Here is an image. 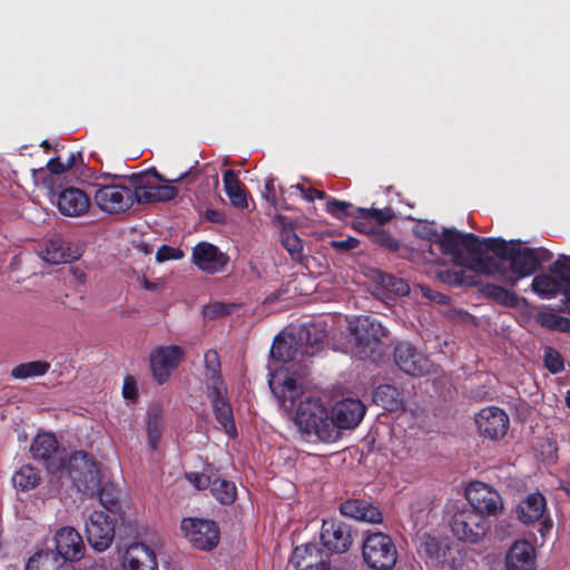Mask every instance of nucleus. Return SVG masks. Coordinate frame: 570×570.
<instances>
[{
  "label": "nucleus",
  "mask_w": 570,
  "mask_h": 570,
  "mask_svg": "<svg viewBox=\"0 0 570 570\" xmlns=\"http://www.w3.org/2000/svg\"><path fill=\"white\" fill-rule=\"evenodd\" d=\"M340 512L344 517L368 523H381L383 519L379 508L363 499H348L344 501L340 505Z\"/></svg>",
  "instance_id": "27"
},
{
  "label": "nucleus",
  "mask_w": 570,
  "mask_h": 570,
  "mask_svg": "<svg viewBox=\"0 0 570 570\" xmlns=\"http://www.w3.org/2000/svg\"><path fill=\"white\" fill-rule=\"evenodd\" d=\"M394 360L400 370L410 375L419 376L429 372V360L407 342L395 346Z\"/></svg>",
  "instance_id": "20"
},
{
  "label": "nucleus",
  "mask_w": 570,
  "mask_h": 570,
  "mask_svg": "<svg viewBox=\"0 0 570 570\" xmlns=\"http://www.w3.org/2000/svg\"><path fill=\"white\" fill-rule=\"evenodd\" d=\"M281 242L289 256L295 262L303 259V244L293 228H284L281 234Z\"/></svg>",
  "instance_id": "38"
},
{
  "label": "nucleus",
  "mask_w": 570,
  "mask_h": 570,
  "mask_svg": "<svg viewBox=\"0 0 570 570\" xmlns=\"http://www.w3.org/2000/svg\"><path fill=\"white\" fill-rule=\"evenodd\" d=\"M223 183L232 205L237 208L247 207L246 194L234 170L227 169L224 173Z\"/></svg>",
  "instance_id": "30"
},
{
  "label": "nucleus",
  "mask_w": 570,
  "mask_h": 570,
  "mask_svg": "<svg viewBox=\"0 0 570 570\" xmlns=\"http://www.w3.org/2000/svg\"><path fill=\"white\" fill-rule=\"evenodd\" d=\"M323 560L322 552L315 544H303L296 547L293 551L291 562L296 570H302V566H313Z\"/></svg>",
  "instance_id": "31"
},
{
  "label": "nucleus",
  "mask_w": 570,
  "mask_h": 570,
  "mask_svg": "<svg viewBox=\"0 0 570 570\" xmlns=\"http://www.w3.org/2000/svg\"><path fill=\"white\" fill-rule=\"evenodd\" d=\"M122 570H157L155 551L142 542L130 544L122 557Z\"/></svg>",
  "instance_id": "23"
},
{
  "label": "nucleus",
  "mask_w": 570,
  "mask_h": 570,
  "mask_svg": "<svg viewBox=\"0 0 570 570\" xmlns=\"http://www.w3.org/2000/svg\"><path fill=\"white\" fill-rule=\"evenodd\" d=\"M309 331L306 332V340L303 336L296 340L295 336H277L271 348V356L274 361L286 364L289 362H303L305 356H314L322 350V341L314 338L312 342Z\"/></svg>",
  "instance_id": "7"
},
{
  "label": "nucleus",
  "mask_w": 570,
  "mask_h": 570,
  "mask_svg": "<svg viewBox=\"0 0 570 570\" xmlns=\"http://www.w3.org/2000/svg\"><path fill=\"white\" fill-rule=\"evenodd\" d=\"M465 498L473 509L484 515H497L503 508L500 494L483 482H473L465 490Z\"/></svg>",
  "instance_id": "12"
},
{
  "label": "nucleus",
  "mask_w": 570,
  "mask_h": 570,
  "mask_svg": "<svg viewBox=\"0 0 570 570\" xmlns=\"http://www.w3.org/2000/svg\"><path fill=\"white\" fill-rule=\"evenodd\" d=\"M352 348L360 358L375 362L383 353V340L387 330L376 318L357 316L348 322Z\"/></svg>",
  "instance_id": "4"
},
{
  "label": "nucleus",
  "mask_w": 570,
  "mask_h": 570,
  "mask_svg": "<svg viewBox=\"0 0 570 570\" xmlns=\"http://www.w3.org/2000/svg\"><path fill=\"white\" fill-rule=\"evenodd\" d=\"M365 414V405L358 400L347 397L338 401L332 409L331 421L335 429H354L360 424Z\"/></svg>",
  "instance_id": "19"
},
{
  "label": "nucleus",
  "mask_w": 570,
  "mask_h": 570,
  "mask_svg": "<svg viewBox=\"0 0 570 570\" xmlns=\"http://www.w3.org/2000/svg\"><path fill=\"white\" fill-rule=\"evenodd\" d=\"M367 232L372 234V240L375 244L389 249L390 252L399 250V242L395 238H393L387 232L383 229H368Z\"/></svg>",
  "instance_id": "43"
},
{
  "label": "nucleus",
  "mask_w": 570,
  "mask_h": 570,
  "mask_svg": "<svg viewBox=\"0 0 570 570\" xmlns=\"http://www.w3.org/2000/svg\"><path fill=\"white\" fill-rule=\"evenodd\" d=\"M122 395L127 400H135L137 397L136 381L132 376H126L122 385Z\"/></svg>",
  "instance_id": "52"
},
{
  "label": "nucleus",
  "mask_w": 570,
  "mask_h": 570,
  "mask_svg": "<svg viewBox=\"0 0 570 570\" xmlns=\"http://www.w3.org/2000/svg\"><path fill=\"white\" fill-rule=\"evenodd\" d=\"M535 321L546 328L570 333V318L556 313L540 312L537 314Z\"/></svg>",
  "instance_id": "39"
},
{
  "label": "nucleus",
  "mask_w": 570,
  "mask_h": 570,
  "mask_svg": "<svg viewBox=\"0 0 570 570\" xmlns=\"http://www.w3.org/2000/svg\"><path fill=\"white\" fill-rule=\"evenodd\" d=\"M96 493H98L99 500L106 509L111 510L116 507L118 498L114 485H99V489L96 491Z\"/></svg>",
  "instance_id": "44"
},
{
  "label": "nucleus",
  "mask_w": 570,
  "mask_h": 570,
  "mask_svg": "<svg viewBox=\"0 0 570 570\" xmlns=\"http://www.w3.org/2000/svg\"><path fill=\"white\" fill-rule=\"evenodd\" d=\"M362 557L373 570H391L397 561V550L392 538L383 532L370 533L362 544Z\"/></svg>",
  "instance_id": "5"
},
{
  "label": "nucleus",
  "mask_w": 570,
  "mask_h": 570,
  "mask_svg": "<svg viewBox=\"0 0 570 570\" xmlns=\"http://www.w3.org/2000/svg\"><path fill=\"white\" fill-rule=\"evenodd\" d=\"M51 562L49 554H36L32 556L27 566L26 570H47L48 564Z\"/></svg>",
  "instance_id": "50"
},
{
  "label": "nucleus",
  "mask_w": 570,
  "mask_h": 570,
  "mask_svg": "<svg viewBox=\"0 0 570 570\" xmlns=\"http://www.w3.org/2000/svg\"><path fill=\"white\" fill-rule=\"evenodd\" d=\"M141 286L147 291H157L158 288L156 283H153L145 277L141 279Z\"/></svg>",
  "instance_id": "61"
},
{
  "label": "nucleus",
  "mask_w": 570,
  "mask_h": 570,
  "mask_svg": "<svg viewBox=\"0 0 570 570\" xmlns=\"http://www.w3.org/2000/svg\"><path fill=\"white\" fill-rule=\"evenodd\" d=\"M48 169L52 174H63L68 169L71 168V164H66L60 160V158H52L47 164Z\"/></svg>",
  "instance_id": "55"
},
{
  "label": "nucleus",
  "mask_w": 570,
  "mask_h": 570,
  "mask_svg": "<svg viewBox=\"0 0 570 570\" xmlns=\"http://www.w3.org/2000/svg\"><path fill=\"white\" fill-rule=\"evenodd\" d=\"M206 216L210 222L215 223H218L222 219V215L216 210H207Z\"/></svg>",
  "instance_id": "62"
},
{
  "label": "nucleus",
  "mask_w": 570,
  "mask_h": 570,
  "mask_svg": "<svg viewBox=\"0 0 570 570\" xmlns=\"http://www.w3.org/2000/svg\"><path fill=\"white\" fill-rule=\"evenodd\" d=\"M331 245L335 249L347 252L357 247L358 239L354 237H347L346 239L332 240Z\"/></svg>",
  "instance_id": "53"
},
{
  "label": "nucleus",
  "mask_w": 570,
  "mask_h": 570,
  "mask_svg": "<svg viewBox=\"0 0 570 570\" xmlns=\"http://www.w3.org/2000/svg\"><path fill=\"white\" fill-rule=\"evenodd\" d=\"M508 414L497 406L482 409L475 416L479 433L491 440L502 439L509 429Z\"/></svg>",
  "instance_id": "17"
},
{
  "label": "nucleus",
  "mask_w": 570,
  "mask_h": 570,
  "mask_svg": "<svg viewBox=\"0 0 570 570\" xmlns=\"http://www.w3.org/2000/svg\"><path fill=\"white\" fill-rule=\"evenodd\" d=\"M560 282V293H562L570 299V278Z\"/></svg>",
  "instance_id": "59"
},
{
  "label": "nucleus",
  "mask_w": 570,
  "mask_h": 570,
  "mask_svg": "<svg viewBox=\"0 0 570 570\" xmlns=\"http://www.w3.org/2000/svg\"><path fill=\"white\" fill-rule=\"evenodd\" d=\"M88 542L97 551L107 550L115 538V523L104 511H94L86 522Z\"/></svg>",
  "instance_id": "13"
},
{
  "label": "nucleus",
  "mask_w": 570,
  "mask_h": 570,
  "mask_svg": "<svg viewBox=\"0 0 570 570\" xmlns=\"http://www.w3.org/2000/svg\"><path fill=\"white\" fill-rule=\"evenodd\" d=\"M352 207L351 203L338 200V199H330L326 203V210L328 214L336 218H343L348 214V209Z\"/></svg>",
  "instance_id": "47"
},
{
  "label": "nucleus",
  "mask_w": 570,
  "mask_h": 570,
  "mask_svg": "<svg viewBox=\"0 0 570 570\" xmlns=\"http://www.w3.org/2000/svg\"><path fill=\"white\" fill-rule=\"evenodd\" d=\"M30 452L33 459L45 463L48 471L52 473L63 471L67 456L65 451L59 449L58 441L52 433L38 434L32 440Z\"/></svg>",
  "instance_id": "11"
},
{
  "label": "nucleus",
  "mask_w": 570,
  "mask_h": 570,
  "mask_svg": "<svg viewBox=\"0 0 570 570\" xmlns=\"http://www.w3.org/2000/svg\"><path fill=\"white\" fill-rule=\"evenodd\" d=\"M226 394L227 389L225 385L218 387L213 386L212 389L207 390V397L212 403L213 412L217 422L229 436H235L236 426L233 417L232 406Z\"/></svg>",
  "instance_id": "21"
},
{
  "label": "nucleus",
  "mask_w": 570,
  "mask_h": 570,
  "mask_svg": "<svg viewBox=\"0 0 570 570\" xmlns=\"http://www.w3.org/2000/svg\"><path fill=\"white\" fill-rule=\"evenodd\" d=\"M303 197L306 200L312 202L315 198H318V199L326 198V194H325V191L317 190L315 188H307V189H303Z\"/></svg>",
  "instance_id": "57"
},
{
  "label": "nucleus",
  "mask_w": 570,
  "mask_h": 570,
  "mask_svg": "<svg viewBox=\"0 0 570 570\" xmlns=\"http://www.w3.org/2000/svg\"><path fill=\"white\" fill-rule=\"evenodd\" d=\"M95 187L94 202L104 213L111 215L125 213L138 204L134 175L128 178L108 177L105 183H97Z\"/></svg>",
  "instance_id": "3"
},
{
  "label": "nucleus",
  "mask_w": 570,
  "mask_h": 570,
  "mask_svg": "<svg viewBox=\"0 0 570 570\" xmlns=\"http://www.w3.org/2000/svg\"><path fill=\"white\" fill-rule=\"evenodd\" d=\"M150 175L159 181H168L156 169L148 173L134 174L138 204L167 202L177 196L178 190L176 187L171 185H154L150 181Z\"/></svg>",
  "instance_id": "9"
},
{
  "label": "nucleus",
  "mask_w": 570,
  "mask_h": 570,
  "mask_svg": "<svg viewBox=\"0 0 570 570\" xmlns=\"http://www.w3.org/2000/svg\"><path fill=\"white\" fill-rule=\"evenodd\" d=\"M183 257L184 253L181 249L168 245H163L156 253V259L160 263L168 259H180Z\"/></svg>",
  "instance_id": "49"
},
{
  "label": "nucleus",
  "mask_w": 570,
  "mask_h": 570,
  "mask_svg": "<svg viewBox=\"0 0 570 570\" xmlns=\"http://www.w3.org/2000/svg\"><path fill=\"white\" fill-rule=\"evenodd\" d=\"M380 281L383 287L396 295L405 296L410 292L409 284L403 278L394 275L384 274L381 276Z\"/></svg>",
  "instance_id": "41"
},
{
  "label": "nucleus",
  "mask_w": 570,
  "mask_h": 570,
  "mask_svg": "<svg viewBox=\"0 0 570 570\" xmlns=\"http://www.w3.org/2000/svg\"><path fill=\"white\" fill-rule=\"evenodd\" d=\"M90 197L80 188L68 187L63 189L57 199V207L61 215L67 217H81L90 208Z\"/></svg>",
  "instance_id": "22"
},
{
  "label": "nucleus",
  "mask_w": 570,
  "mask_h": 570,
  "mask_svg": "<svg viewBox=\"0 0 570 570\" xmlns=\"http://www.w3.org/2000/svg\"><path fill=\"white\" fill-rule=\"evenodd\" d=\"M373 400L377 405L390 412L404 410V400L400 391L390 384L377 386L373 393Z\"/></svg>",
  "instance_id": "28"
},
{
  "label": "nucleus",
  "mask_w": 570,
  "mask_h": 570,
  "mask_svg": "<svg viewBox=\"0 0 570 570\" xmlns=\"http://www.w3.org/2000/svg\"><path fill=\"white\" fill-rule=\"evenodd\" d=\"M180 529L196 549L212 550L219 542V529L214 521L186 518Z\"/></svg>",
  "instance_id": "10"
},
{
  "label": "nucleus",
  "mask_w": 570,
  "mask_h": 570,
  "mask_svg": "<svg viewBox=\"0 0 570 570\" xmlns=\"http://www.w3.org/2000/svg\"><path fill=\"white\" fill-rule=\"evenodd\" d=\"M419 553L426 559L428 563L435 567L455 569L459 566L456 559L452 557V548L428 533L420 537Z\"/></svg>",
  "instance_id": "18"
},
{
  "label": "nucleus",
  "mask_w": 570,
  "mask_h": 570,
  "mask_svg": "<svg viewBox=\"0 0 570 570\" xmlns=\"http://www.w3.org/2000/svg\"><path fill=\"white\" fill-rule=\"evenodd\" d=\"M264 197L266 198V200L272 204L273 206L276 205L277 203V194H276V187H275V179L274 178H268L265 183V191H264Z\"/></svg>",
  "instance_id": "54"
},
{
  "label": "nucleus",
  "mask_w": 570,
  "mask_h": 570,
  "mask_svg": "<svg viewBox=\"0 0 570 570\" xmlns=\"http://www.w3.org/2000/svg\"><path fill=\"white\" fill-rule=\"evenodd\" d=\"M452 534L466 543H479L490 529L489 521L470 508L458 509L450 519Z\"/></svg>",
  "instance_id": "8"
},
{
  "label": "nucleus",
  "mask_w": 570,
  "mask_h": 570,
  "mask_svg": "<svg viewBox=\"0 0 570 570\" xmlns=\"http://www.w3.org/2000/svg\"><path fill=\"white\" fill-rule=\"evenodd\" d=\"M284 293H285V291H277V292H274V293L269 294V295L265 298L264 303H265V304H272V303L276 302V301L279 298V296H281L282 294H284Z\"/></svg>",
  "instance_id": "60"
},
{
  "label": "nucleus",
  "mask_w": 570,
  "mask_h": 570,
  "mask_svg": "<svg viewBox=\"0 0 570 570\" xmlns=\"http://www.w3.org/2000/svg\"><path fill=\"white\" fill-rule=\"evenodd\" d=\"M56 549L66 561L80 560L85 554V544L79 532L72 527L61 528L55 537Z\"/></svg>",
  "instance_id": "25"
},
{
  "label": "nucleus",
  "mask_w": 570,
  "mask_h": 570,
  "mask_svg": "<svg viewBox=\"0 0 570 570\" xmlns=\"http://www.w3.org/2000/svg\"><path fill=\"white\" fill-rule=\"evenodd\" d=\"M560 284L561 282L557 276L540 274L532 279L531 288L539 296L550 298L560 293Z\"/></svg>",
  "instance_id": "33"
},
{
  "label": "nucleus",
  "mask_w": 570,
  "mask_h": 570,
  "mask_svg": "<svg viewBox=\"0 0 570 570\" xmlns=\"http://www.w3.org/2000/svg\"><path fill=\"white\" fill-rule=\"evenodd\" d=\"M356 210L358 213L357 217L360 219H372L375 223H377L379 225H384L385 223L390 222L394 216V213H393L392 208H390V207H385L383 209H376V208L368 209V208L358 207Z\"/></svg>",
  "instance_id": "40"
},
{
  "label": "nucleus",
  "mask_w": 570,
  "mask_h": 570,
  "mask_svg": "<svg viewBox=\"0 0 570 570\" xmlns=\"http://www.w3.org/2000/svg\"><path fill=\"white\" fill-rule=\"evenodd\" d=\"M421 289L425 297H428L432 301H435L440 304H445L449 301V297L446 295L433 292L431 288H429L426 286H422Z\"/></svg>",
  "instance_id": "56"
},
{
  "label": "nucleus",
  "mask_w": 570,
  "mask_h": 570,
  "mask_svg": "<svg viewBox=\"0 0 570 570\" xmlns=\"http://www.w3.org/2000/svg\"><path fill=\"white\" fill-rule=\"evenodd\" d=\"M193 262L199 269L214 274L225 268L228 257L216 246L209 243H199L193 249Z\"/></svg>",
  "instance_id": "24"
},
{
  "label": "nucleus",
  "mask_w": 570,
  "mask_h": 570,
  "mask_svg": "<svg viewBox=\"0 0 570 570\" xmlns=\"http://www.w3.org/2000/svg\"><path fill=\"white\" fill-rule=\"evenodd\" d=\"M535 549L527 540H517L505 554L507 570H535Z\"/></svg>",
  "instance_id": "26"
},
{
  "label": "nucleus",
  "mask_w": 570,
  "mask_h": 570,
  "mask_svg": "<svg viewBox=\"0 0 570 570\" xmlns=\"http://www.w3.org/2000/svg\"><path fill=\"white\" fill-rule=\"evenodd\" d=\"M184 350L177 345L159 346L149 356L154 379L163 384L168 381L171 372L180 364Z\"/></svg>",
  "instance_id": "14"
},
{
  "label": "nucleus",
  "mask_w": 570,
  "mask_h": 570,
  "mask_svg": "<svg viewBox=\"0 0 570 570\" xmlns=\"http://www.w3.org/2000/svg\"><path fill=\"white\" fill-rule=\"evenodd\" d=\"M544 365L551 373H559L564 367L561 355L551 347L544 351Z\"/></svg>",
  "instance_id": "46"
},
{
  "label": "nucleus",
  "mask_w": 570,
  "mask_h": 570,
  "mask_svg": "<svg viewBox=\"0 0 570 570\" xmlns=\"http://www.w3.org/2000/svg\"><path fill=\"white\" fill-rule=\"evenodd\" d=\"M66 164H71V167L73 166V164H75V155H73V154H71V155L69 156V158H68V160L66 161Z\"/></svg>",
  "instance_id": "63"
},
{
  "label": "nucleus",
  "mask_w": 570,
  "mask_h": 570,
  "mask_svg": "<svg viewBox=\"0 0 570 570\" xmlns=\"http://www.w3.org/2000/svg\"><path fill=\"white\" fill-rule=\"evenodd\" d=\"M209 488L212 494L223 504H230L236 499V487L230 481L215 478Z\"/></svg>",
  "instance_id": "37"
},
{
  "label": "nucleus",
  "mask_w": 570,
  "mask_h": 570,
  "mask_svg": "<svg viewBox=\"0 0 570 570\" xmlns=\"http://www.w3.org/2000/svg\"><path fill=\"white\" fill-rule=\"evenodd\" d=\"M550 272L554 274L559 281L570 279V256L560 255L550 266Z\"/></svg>",
  "instance_id": "45"
},
{
  "label": "nucleus",
  "mask_w": 570,
  "mask_h": 570,
  "mask_svg": "<svg viewBox=\"0 0 570 570\" xmlns=\"http://www.w3.org/2000/svg\"><path fill=\"white\" fill-rule=\"evenodd\" d=\"M544 509V497L540 493H532L519 504V518L523 523H533L543 515Z\"/></svg>",
  "instance_id": "29"
},
{
  "label": "nucleus",
  "mask_w": 570,
  "mask_h": 570,
  "mask_svg": "<svg viewBox=\"0 0 570 570\" xmlns=\"http://www.w3.org/2000/svg\"><path fill=\"white\" fill-rule=\"evenodd\" d=\"M49 368L50 364L46 361L21 363L12 368L11 376L17 380L42 376L49 371Z\"/></svg>",
  "instance_id": "35"
},
{
  "label": "nucleus",
  "mask_w": 570,
  "mask_h": 570,
  "mask_svg": "<svg viewBox=\"0 0 570 570\" xmlns=\"http://www.w3.org/2000/svg\"><path fill=\"white\" fill-rule=\"evenodd\" d=\"M235 307L234 304L216 302L205 307V314L209 317H220L230 314Z\"/></svg>",
  "instance_id": "48"
},
{
  "label": "nucleus",
  "mask_w": 570,
  "mask_h": 570,
  "mask_svg": "<svg viewBox=\"0 0 570 570\" xmlns=\"http://www.w3.org/2000/svg\"><path fill=\"white\" fill-rule=\"evenodd\" d=\"M68 476L77 489L88 495H94L100 485V471L91 456L83 451L71 454L65 460Z\"/></svg>",
  "instance_id": "6"
},
{
  "label": "nucleus",
  "mask_w": 570,
  "mask_h": 570,
  "mask_svg": "<svg viewBox=\"0 0 570 570\" xmlns=\"http://www.w3.org/2000/svg\"><path fill=\"white\" fill-rule=\"evenodd\" d=\"M269 387L282 407L286 412H294V422L304 435L315 436L322 442H334L338 439L340 432L325 406L309 393L303 392L295 379H281L276 375L269 381Z\"/></svg>",
  "instance_id": "2"
},
{
  "label": "nucleus",
  "mask_w": 570,
  "mask_h": 570,
  "mask_svg": "<svg viewBox=\"0 0 570 570\" xmlns=\"http://www.w3.org/2000/svg\"><path fill=\"white\" fill-rule=\"evenodd\" d=\"M186 479L197 489L204 490L210 487L212 479L208 475L200 474L197 472H190L186 474Z\"/></svg>",
  "instance_id": "51"
},
{
  "label": "nucleus",
  "mask_w": 570,
  "mask_h": 570,
  "mask_svg": "<svg viewBox=\"0 0 570 570\" xmlns=\"http://www.w3.org/2000/svg\"><path fill=\"white\" fill-rule=\"evenodd\" d=\"M205 367H206V384L207 390L213 386H223L225 385L222 376H220V361L218 353L216 351H207L204 356Z\"/></svg>",
  "instance_id": "34"
},
{
  "label": "nucleus",
  "mask_w": 570,
  "mask_h": 570,
  "mask_svg": "<svg viewBox=\"0 0 570 570\" xmlns=\"http://www.w3.org/2000/svg\"><path fill=\"white\" fill-rule=\"evenodd\" d=\"M322 544L335 553H345L353 543L351 525L335 520H324L321 530Z\"/></svg>",
  "instance_id": "16"
},
{
  "label": "nucleus",
  "mask_w": 570,
  "mask_h": 570,
  "mask_svg": "<svg viewBox=\"0 0 570 570\" xmlns=\"http://www.w3.org/2000/svg\"><path fill=\"white\" fill-rule=\"evenodd\" d=\"M13 485L22 491L36 488L40 482V475L37 469L31 465H23L12 478Z\"/></svg>",
  "instance_id": "36"
},
{
  "label": "nucleus",
  "mask_w": 570,
  "mask_h": 570,
  "mask_svg": "<svg viewBox=\"0 0 570 570\" xmlns=\"http://www.w3.org/2000/svg\"><path fill=\"white\" fill-rule=\"evenodd\" d=\"M562 489L570 497V483H567L566 485H563Z\"/></svg>",
  "instance_id": "64"
},
{
  "label": "nucleus",
  "mask_w": 570,
  "mask_h": 570,
  "mask_svg": "<svg viewBox=\"0 0 570 570\" xmlns=\"http://www.w3.org/2000/svg\"><path fill=\"white\" fill-rule=\"evenodd\" d=\"M430 247H436L454 262L461 261L463 249L472 254L493 252L500 261L490 257L478 259L476 268L485 275L499 274L501 281L510 287H514L520 278L532 275L542 263L552 258V253L542 247H520L501 238H481L471 233L463 234L449 228H444Z\"/></svg>",
  "instance_id": "1"
},
{
  "label": "nucleus",
  "mask_w": 570,
  "mask_h": 570,
  "mask_svg": "<svg viewBox=\"0 0 570 570\" xmlns=\"http://www.w3.org/2000/svg\"><path fill=\"white\" fill-rule=\"evenodd\" d=\"M148 442L151 450H157L163 433V424L157 414L149 413L147 423Z\"/></svg>",
  "instance_id": "42"
},
{
  "label": "nucleus",
  "mask_w": 570,
  "mask_h": 570,
  "mask_svg": "<svg viewBox=\"0 0 570 570\" xmlns=\"http://www.w3.org/2000/svg\"><path fill=\"white\" fill-rule=\"evenodd\" d=\"M480 291L483 296L493 299L502 306L517 307L519 304V297L513 292H510L499 285L488 283L482 285Z\"/></svg>",
  "instance_id": "32"
},
{
  "label": "nucleus",
  "mask_w": 570,
  "mask_h": 570,
  "mask_svg": "<svg viewBox=\"0 0 570 570\" xmlns=\"http://www.w3.org/2000/svg\"><path fill=\"white\" fill-rule=\"evenodd\" d=\"M302 570H330V562L323 559L313 566L303 564Z\"/></svg>",
  "instance_id": "58"
},
{
  "label": "nucleus",
  "mask_w": 570,
  "mask_h": 570,
  "mask_svg": "<svg viewBox=\"0 0 570 570\" xmlns=\"http://www.w3.org/2000/svg\"><path fill=\"white\" fill-rule=\"evenodd\" d=\"M39 256L50 264H66L81 256V247L67 239L61 234L49 236L39 249Z\"/></svg>",
  "instance_id": "15"
}]
</instances>
